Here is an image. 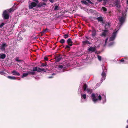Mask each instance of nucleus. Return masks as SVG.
Here are the masks:
<instances>
[{"label": "nucleus", "instance_id": "nucleus-7", "mask_svg": "<svg viewBox=\"0 0 128 128\" xmlns=\"http://www.w3.org/2000/svg\"><path fill=\"white\" fill-rule=\"evenodd\" d=\"M108 30L106 29L103 30V32L100 34V36H105L108 34Z\"/></svg>", "mask_w": 128, "mask_h": 128}, {"label": "nucleus", "instance_id": "nucleus-36", "mask_svg": "<svg viewBox=\"0 0 128 128\" xmlns=\"http://www.w3.org/2000/svg\"><path fill=\"white\" fill-rule=\"evenodd\" d=\"M98 58L99 60L100 61H101V56H99V55H98Z\"/></svg>", "mask_w": 128, "mask_h": 128}, {"label": "nucleus", "instance_id": "nucleus-45", "mask_svg": "<svg viewBox=\"0 0 128 128\" xmlns=\"http://www.w3.org/2000/svg\"><path fill=\"white\" fill-rule=\"evenodd\" d=\"M32 0L34 1L35 2H36V4H38V0Z\"/></svg>", "mask_w": 128, "mask_h": 128}, {"label": "nucleus", "instance_id": "nucleus-24", "mask_svg": "<svg viewBox=\"0 0 128 128\" xmlns=\"http://www.w3.org/2000/svg\"><path fill=\"white\" fill-rule=\"evenodd\" d=\"M63 66H62V65H60L58 66V70H60L61 69L63 70L62 69H63ZM64 71L63 70H62V72H64ZM60 72H62V71H60Z\"/></svg>", "mask_w": 128, "mask_h": 128}, {"label": "nucleus", "instance_id": "nucleus-28", "mask_svg": "<svg viewBox=\"0 0 128 128\" xmlns=\"http://www.w3.org/2000/svg\"><path fill=\"white\" fill-rule=\"evenodd\" d=\"M87 87V86L86 84H84L83 86L84 90V91L86 90V88Z\"/></svg>", "mask_w": 128, "mask_h": 128}, {"label": "nucleus", "instance_id": "nucleus-29", "mask_svg": "<svg viewBox=\"0 0 128 128\" xmlns=\"http://www.w3.org/2000/svg\"><path fill=\"white\" fill-rule=\"evenodd\" d=\"M60 42L62 44H64L65 42V40L64 39H61L60 41Z\"/></svg>", "mask_w": 128, "mask_h": 128}, {"label": "nucleus", "instance_id": "nucleus-35", "mask_svg": "<svg viewBox=\"0 0 128 128\" xmlns=\"http://www.w3.org/2000/svg\"><path fill=\"white\" fill-rule=\"evenodd\" d=\"M4 24H5L3 22L1 24H0V28H2Z\"/></svg>", "mask_w": 128, "mask_h": 128}, {"label": "nucleus", "instance_id": "nucleus-56", "mask_svg": "<svg viewBox=\"0 0 128 128\" xmlns=\"http://www.w3.org/2000/svg\"><path fill=\"white\" fill-rule=\"evenodd\" d=\"M86 38L87 39H88V37H86Z\"/></svg>", "mask_w": 128, "mask_h": 128}, {"label": "nucleus", "instance_id": "nucleus-23", "mask_svg": "<svg viewBox=\"0 0 128 128\" xmlns=\"http://www.w3.org/2000/svg\"><path fill=\"white\" fill-rule=\"evenodd\" d=\"M28 75V74L27 72L26 73H24L23 74L22 76V78H23L24 77L27 76Z\"/></svg>", "mask_w": 128, "mask_h": 128}, {"label": "nucleus", "instance_id": "nucleus-26", "mask_svg": "<svg viewBox=\"0 0 128 128\" xmlns=\"http://www.w3.org/2000/svg\"><path fill=\"white\" fill-rule=\"evenodd\" d=\"M102 10L104 12V13H106L107 10V9L105 7H103L102 8Z\"/></svg>", "mask_w": 128, "mask_h": 128}, {"label": "nucleus", "instance_id": "nucleus-18", "mask_svg": "<svg viewBox=\"0 0 128 128\" xmlns=\"http://www.w3.org/2000/svg\"><path fill=\"white\" fill-rule=\"evenodd\" d=\"M4 71H5L6 72H8V71L6 70H4L2 71H0V74L3 75H5V74H6V73L4 72Z\"/></svg>", "mask_w": 128, "mask_h": 128}, {"label": "nucleus", "instance_id": "nucleus-55", "mask_svg": "<svg viewBox=\"0 0 128 128\" xmlns=\"http://www.w3.org/2000/svg\"><path fill=\"white\" fill-rule=\"evenodd\" d=\"M80 88H81V90H82V87H80Z\"/></svg>", "mask_w": 128, "mask_h": 128}, {"label": "nucleus", "instance_id": "nucleus-46", "mask_svg": "<svg viewBox=\"0 0 128 128\" xmlns=\"http://www.w3.org/2000/svg\"><path fill=\"white\" fill-rule=\"evenodd\" d=\"M49 0L52 3H53L54 2V0Z\"/></svg>", "mask_w": 128, "mask_h": 128}, {"label": "nucleus", "instance_id": "nucleus-48", "mask_svg": "<svg viewBox=\"0 0 128 128\" xmlns=\"http://www.w3.org/2000/svg\"><path fill=\"white\" fill-rule=\"evenodd\" d=\"M126 122L128 124V119L127 120ZM126 128H128V125L126 127Z\"/></svg>", "mask_w": 128, "mask_h": 128}, {"label": "nucleus", "instance_id": "nucleus-40", "mask_svg": "<svg viewBox=\"0 0 128 128\" xmlns=\"http://www.w3.org/2000/svg\"><path fill=\"white\" fill-rule=\"evenodd\" d=\"M108 38H107L106 40H105V44H104V46H105L106 45V42H107V41L108 40Z\"/></svg>", "mask_w": 128, "mask_h": 128}, {"label": "nucleus", "instance_id": "nucleus-38", "mask_svg": "<svg viewBox=\"0 0 128 128\" xmlns=\"http://www.w3.org/2000/svg\"><path fill=\"white\" fill-rule=\"evenodd\" d=\"M19 60V58H18L16 57V58L15 60L17 62H19L20 61L19 60Z\"/></svg>", "mask_w": 128, "mask_h": 128}, {"label": "nucleus", "instance_id": "nucleus-12", "mask_svg": "<svg viewBox=\"0 0 128 128\" xmlns=\"http://www.w3.org/2000/svg\"><path fill=\"white\" fill-rule=\"evenodd\" d=\"M12 73L13 75L15 76H19L20 75V74L19 72H18L17 71L15 70H13L12 72Z\"/></svg>", "mask_w": 128, "mask_h": 128}, {"label": "nucleus", "instance_id": "nucleus-49", "mask_svg": "<svg viewBox=\"0 0 128 128\" xmlns=\"http://www.w3.org/2000/svg\"><path fill=\"white\" fill-rule=\"evenodd\" d=\"M126 4H127V5H128V0H127L126 1Z\"/></svg>", "mask_w": 128, "mask_h": 128}, {"label": "nucleus", "instance_id": "nucleus-52", "mask_svg": "<svg viewBox=\"0 0 128 128\" xmlns=\"http://www.w3.org/2000/svg\"><path fill=\"white\" fill-rule=\"evenodd\" d=\"M44 1H46V0H42Z\"/></svg>", "mask_w": 128, "mask_h": 128}, {"label": "nucleus", "instance_id": "nucleus-30", "mask_svg": "<svg viewBox=\"0 0 128 128\" xmlns=\"http://www.w3.org/2000/svg\"><path fill=\"white\" fill-rule=\"evenodd\" d=\"M104 1V5L106 4V3L108 2V0H102Z\"/></svg>", "mask_w": 128, "mask_h": 128}, {"label": "nucleus", "instance_id": "nucleus-27", "mask_svg": "<svg viewBox=\"0 0 128 128\" xmlns=\"http://www.w3.org/2000/svg\"><path fill=\"white\" fill-rule=\"evenodd\" d=\"M125 62L123 63V64H128V57H126L125 58Z\"/></svg>", "mask_w": 128, "mask_h": 128}, {"label": "nucleus", "instance_id": "nucleus-21", "mask_svg": "<svg viewBox=\"0 0 128 128\" xmlns=\"http://www.w3.org/2000/svg\"><path fill=\"white\" fill-rule=\"evenodd\" d=\"M97 20L98 22H102L103 21V18L101 16H100L97 18Z\"/></svg>", "mask_w": 128, "mask_h": 128}, {"label": "nucleus", "instance_id": "nucleus-53", "mask_svg": "<svg viewBox=\"0 0 128 128\" xmlns=\"http://www.w3.org/2000/svg\"><path fill=\"white\" fill-rule=\"evenodd\" d=\"M92 32V30H89V32Z\"/></svg>", "mask_w": 128, "mask_h": 128}, {"label": "nucleus", "instance_id": "nucleus-15", "mask_svg": "<svg viewBox=\"0 0 128 128\" xmlns=\"http://www.w3.org/2000/svg\"><path fill=\"white\" fill-rule=\"evenodd\" d=\"M82 43L83 45L84 46L86 44H90V42L88 40H86L82 42Z\"/></svg>", "mask_w": 128, "mask_h": 128}, {"label": "nucleus", "instance_id": "nucleus-1", "mask_svg": "<svg viewBox=\"0 0 128 128\" xmlns=\"http://www.w3.org/2000/svg\"><path fill=\"white\" fill-rule=\"evenodd\" d=\"M126 12H125L123 13L122 16L118 18V20L120 26L119 27V28H118V27H117V28L115 30L112 34V36L109 38V41H112L115 39L118 31L120 29L121 26L122 25L125 21L126 15Z\"/></svg>", "mask_w": 128, "mask_h": 128}, {"label": "nucleus", "instance_id": "nucleus-5", "mask_svg": "<svg viewBox=\"0 0 128 128\" xmlns=\"http://www.w3.org/2000/svg\"><path fill=\"white\" fill-rule=\"evenodd\" d=\"M32 71L33 72L37 71L38 72H42V71L45 72H46V70L44 69H42L40 68H38L37 67H34L33 68Z\"/></svg>", "mask_w": 128, "mask_h": 128}, {"label": "nucleus", "instance_id": "nucleus-44", "mask_svg": "<svg viewBox=\"0 0 128 128\" xmlns=\"http://www.w3.org/2000/svg\"><path fill=\"white\" fill-rule=\"evenodd\" d=\"M46 65H47L46 64H42L41 66H46Z\"/></svg>", "mask_w": 128, "mask_h": 128}, {"label": "nucleus", "instance_id": "nucleus-3", "mask_svg": "<svg viewBox=\"0 0 128 128\" xmlns=\"http://www.w3.org/2000/svg\"><path fill=\"white\" fill-rule=\"evenodd\" d=\"M13 11L12 8L9 10H4L2 14V17L4 19L7 20L9 18V14L11 12Z\"/></svg>", "mask_w": 128, "mask_h": 128}, {"label": "nucleus", "instance_id": "nucleus-37", "mask_svg": "<svg viewBox=\"0 0 128 128\" xmlns=\"http://www.w3.org/2000/svg\"><path fill=\"white\" fill-rule=\"evenodd\" d=\"M48 29L47 28H46L45 29V30H44L42 31V32L43 33H46V31L47 30H48Z\"/></svg>", "mask_w": 128, "mask_h": 128}, {"label": "nucleus", "instance_id": "nucleus-43", "mask_svg": "<svg viewBox=\"0 0 128 128\" xmlns=\"http://www.w3.org/2000/svg\"><path fill=\"white\" fill-rule=\"evenodd\" d=\"M125 60H124V58H122L120 60V62H125Z\"/></svg>", "mask_w": 128, "mask_h": 128}, {"label": "nucleus", "instance_id": "nucleus-20", "mask_svg": "<svg viewBox=\"0 0 128 128\" xmlns=\"http://www.w3.org/2000/svg\"><path fill=\"white\" fill-rule=\"evenodd\" d=\"M0 58L1 59H4L6 57V55L5 54H0Z\"/></svg>", "mask_w": 128, "mask_h": 128}, {"label": "nucleus", "instance_id": "nucleus-22", "mask_svg": "<svg viewBox=\"0 0 128 128\" xmlns=\"http://www.w3.org/2000/svg\"><path fill=\"white\" fill-rule=\"evenodd\" d=\"M7 78L10 80H15L16 79V78L14 76H8Z\"/></svg>", "mask_w": 128, "mask_h": 128}, {"label": "nucleus", "instance_id": "nucleus-41", "mask_svg": "<svg viewBox=\"0 0 128 128\" xmlns=\"http://www.w3.org/2000/svg\"><path fill=\"white\" fill-rule=\"evenodd\" d=\"M90 4H92V2H91L90 0H86Z\"/></svg>", "mask_w": 128, "mask_h": 128}, {"label": "nucleus", "instance_id": "nucleus-11", "mask_svg": "<svg viewBox=\"0 0 128 128\" xmlns=\"http://www.w3.org/2000/svg\"><path fill=\"white\" fill-rule=\"evenodd\" d=\"M81 97L82 98L81 100L82 101V99H84L85 100H86V94H82V93L81 94Z\"/></svg>", "mask_w": 128, "mask_h": 128}, {"label": "nucleus", "instance_id": "nucleus-9", "mask_svg": "<svg viewBox=\"0 0 128 128\" xmlns=\"http://www.w3.org/2000/svg\"><path fill=\"white\" fill-rule=\"evenodd\" d=\"M96 30L94 29H93L92 30V34L91 36L93 38L94 37L96 36Z\"/></svg>", "mask_w": 128, "mask_h": 128}, {"label": "nucleus", "instance_id": "nucleus-42", "mask_svg": "<svg viewBox=\"0 0 128 128\" xmlns=\"http://www.w3.org/2000/svg\"><path fill=\"white\" fill-rule=\"evenodd\" d=\"M70 46H68V45H66V47L65 48H70Z\"/></svg>", "mask_w": 128, "mask_h": 128}, {"label": "nucleus", "instance_id": "nucleus-32", "mask_svg": "<svg viewBox=\"0 0 128 128\" xmlns=\"http://www.w3.org/2000/svg\"><path fill=\"white\" fill-rule=\"evenodd\" d=\"M61 58L60 57H58L57 58L56 61L57 62L59 61L61 59Z\"/></svg>", "mask_w": 128, "mask_h": 128}, {"label": "nucleus", "instance_id": "nucleus-39", "mask_svg": "<svg viewBox=\"0 0 128 128\" xmlns=\"http://www.w3.org/2000/svg\"><path fill=\"white\" fill-rule=\"evenodd\" d=\"M83 2V3L85 4L86 5L88 4V2L86 1H84Z\"/></svg>", "mask_w": 128, "mask_h": 128}, {"label": "nucleus", "instance_id": "nucleus-19", "mask_svg": "<svg viewBox=\"0 0 128 128\" xmlns=\"http://www.w3.org/2000/svg\"><path fill=\"white\" fill-rule=\"evenodd\" d=\"M28 73L29 74H30L32 75H34L35 74V72H33V71H27Z\"/></svg>", "mask_w": 128, "mask_h": 128}, {"label": "nucleus", "instance_id": "nucleus-6", "mask_svg": "<svg viewBox=\"0 0 128 128\" xmlns=\"http://www.w3.org/2000/svg\"><path fill=\"white\" fill-rule=\"evenodd\" d=\"M28 3L29 4L28 7L29 9H32L34 7L36 6L37 5V4L36 3L34 2H31L30 0L29 1Z\"/></svg>", "mask_w": 128, "mask_h": 128}, {"label": "nucleus", "instance_id": "nucleus-8", "mask_svg": "<svg viewBox=\"0 0 128 128\" xmlns=\"http://www.w3.org/2000/svg\"><path fill=\"white\" fill-rule=\"evenodd\" d=\"M7 46V45L6 43H2L1 44L0 46V49L2 51H4L5 50V47Z\"/></svg>", "mask_w": 128, "mask_h": 128}, {"label": "nucleus", "instance_id": "nucleus-2", "mask_svg": "<svg viewBox=\"0 0 128 128\" xmlns=\"http://www.w3.org/2000/svg\"><path fill=\"white\" fill-rule=\"evenodd\" d=\"M91 97L92 100L94 104H96L100 102L102 99V100L103 103H104L106 102V98L105 95L102 96L100 95H98V94L92 93L91 95Z\"/></svg>", "mask_w": 128, "mask_h": 128}, {"label": "nucleus", "instance_id": "nucleus-50", "mask_svg": "<svg viewBox=\"0 0 128 128\" xmlns=\"http://www.w3.org/2000/svg\"><path fill=\"white\" fill-rule=\"evenodd\" d=\"M98 0L100 2H101L102 1H103L102 0Z\"/></svg>", "mask_w": 128, "mask_h": 128}, {"label": "nucleus", "instance_id": "nucleus-13", "mask_svg": "<svg viewBox=\"0 0 128 128\" xmlns=\"http://www.w3.org/2000/svg\"><path fill=\"white\" fill-rule=\"evenodd\" d=\"M115 4L117 9H118L120 8L121 6L119 3L118 2H116L115 3Z\"/></svg>", "mask_w": 128, "mask_h": 128}, {"label": "nucleus", "instance_id": "nucleus-10", "mask_svg": "<svg viewBox=\"0 0 128 128\" xmlns=\"http://www.w3.org/2000/svg\"><path fill=\"white\" fill-rule=\"evenodd\" d=\"M67 42L70 46H71L72 45L73 42L70 38L68 39L67 40Z\"/></svg>", "mask_w": 128, "mask_h": 128}, {"label": "nucleus", "instance_id": "nucleus-25", "mask_svg": "<svg viewBox=\"0 0 128 128\" xmlns=\"http://www.w3.org/2000/svg\"><path fill=\"white\" fill-rule=\"evenodd\" d=\"M86 90L88 94H90L92 92V90L91 89L87 88Z\"/></svg>", "mask_w": 128, "mask_h": 128}, {"label": "nucleus", "instance_id": "nucleus-17", "mask_svg": "<svg viewBox=\"0 0 128 128\" xmlns=\"http://www.w3.org/2000/svg\"><path fill=\"white\" fill-rule=\"evenodd\" d=\"M110 22L107 23L105 26V28L107 30V29L109 28L110 25Z\"/></svg>", "mask_w": 128, "mask_h": 128}, {"label": "nucleus", "instance_id": "nucleus-14", "mask_svg": "<svg viewBox=\"0 0 128 128\" xmlns=\"http://www.w3.org/2000/svg\"><path fill=\"white\" fill-rule=\"evenodd\" d=\"M96 50V48L95 47H91L88 49V50L89 51H91L92 52L95 51Z\"/></svg>", "mask_w": 128, "mask_h": 128}, {"label": "nucleus", "instance_id": "nucleus-33", "mask_svg": "<svg viewBox=\"0 0 128 128\" xmlns=\"http://www.w3.org/2000/svg\"><path fill=\"white\" fill-rule=\"evenodd\" d=\"M68 36V34H66L64 36V38H67Z\"/></svg>", "mask_w": 128, "mask_h": 128}, {"label": "nucleus", "instance_id": "nucleus-4", "mask_svg": "<svg viewBox=\"0 0 128 128\" xmlns=\"http://www.w3.org/2000/svg\"><path fill=\"white\" fill-rule=\"evenodd\" d=\"M102 66L103 71L101 74V75L102 76V78L101 80V82H102L104 80H105L106 78V75L105 72H106L105 70H106V68L104 66V64H102Z\"/></svg>", "mask_w": 128, "mask_h": 128}, {"label": "nucleus", "instance_id": "nucleus-16", "mask_svg": "<svg viewBox=\"0 0 128 128\" xmlns=\"http://www.w3.org/2000/svg\"><path fill=\"white\" fill-rule=\"evenodd\" d=\"M46 5V4L45 3L42 2L39 4L38 5V7H41L42 6L44 7V6H45Z\"/></svg>", "mask_w": 128, "mask_h": 128}, {"label": "nucleus", "instance_id": "nucleus-47", "mask_svg": "<svg viewBox=\"0 0 128 128\" xmlns=\"http://www.w3.org/2000/svg\"><path fill=\"white\" fill-rule=\"evenodd\" d=\"M44 60H48V58L47 57H45L44 58Z\"/></svg>", "mask_w": 128, "mask_h": 128}, {"label": "nucleus", "instance_id": "nucleus-31", "mask_svg": "<svg viewBox=\"0 0 128 128\" xmlns=\"http://www.w3.org/2000/svg\"><path fill=\"white\" fill-rule=\"evenodd\" d=\"M114 43V42H110L108 44V46H110L113 45Z\"/></svg>", "mask_w": 128, "mask_h": 128}, {"label": "nucleus", "instance_id": "nucleus-34", "mask_svg": "<svg viewBox=\"0 0 128 128\" xmlns=\"http://www.w3.org/2000/svg\"><path fill=\"white\" fill-rule=\"evenodd\" d=\"M58 6H55L54 10H58Z\"/></svg>", "mask_w": 128, "mask_h": 128}, {"label": "nucleus", "instance_id": "nucleus-57", "mask_svg": "<svg viewBox=\"0 0 128 128\" xmlns=\"http://www.w3.org/2000/svg\"><path fill=\"white\" fill-rule=\"evenodd\" d=\"M1 34V32L0 31V34Z\"/></svg>", "mask_w": 128, "mask_h": 128}, {"label": "nucleus", "instance_id": "nucleus-51", "mask_svg": "<svg viewBox=\"0 0 128 128\" xmlns=\"http://www.w3.org/2000/svg\"><path fill=\"white\" fill-rule=\"evenodd\" d=\"M52 76H49L48 77V78H52Z\"/></svg>", "mask_w": 128, "mask_h": 128}, {"label": "nucleus", "instance_id": "nucleus-54", "mask_svg": "<svg viewBox=\"0 0 128 128\" xmlns=\"http://www.w3.org/2000/svg\"><path fill=\"white\" fill-rule=\"evenodd\" d=\"M52 75H55V74L54 73H53Z\"/></svg>", "mask_w": 128, "mask_h": 128}]
</instances>
